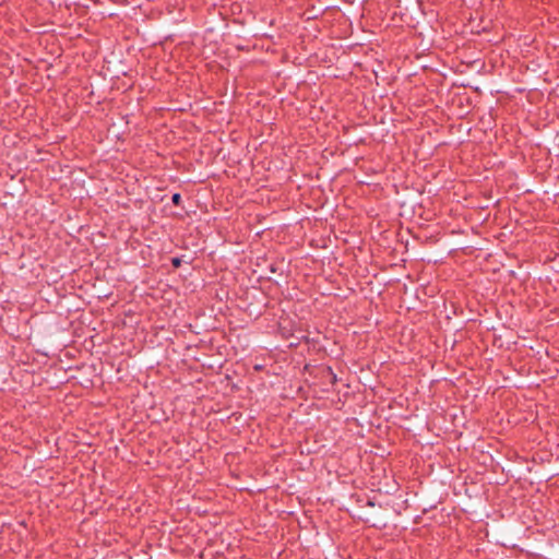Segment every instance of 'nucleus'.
<instances>
[{
	"instance_id": "f257e3e1",
	"label": "nucleus",
	"mask_w": 559,
	"mask_h": 559,
	"mask_svg": "<svg viewBox=\"0 0 559 559\" xmlns=\"http://www.w3.org/2000/svg\"><path fill=\"white\" fill-rule=\"evenodd\" d=\"M171 201L175 205H179L181 202V195L179 193L173 194Z\"/></svg>"
},
{
	"instance_id": "f03ea898",
	"label": "nucleus",
	"mask_w": 559,
	"mask_h": 559,
	"mask_svg": "<svg viewBox=\"0 0 559 559\" xmlns=\"http://www.w3.org/2000/svg\"><path fill=\"white\" fill-rule=\"evenodd\" d=\"M171 263L175 267H178L180 264H181V259L180 258H173L171 259Z\"/></svg>"
}]
</instances>
